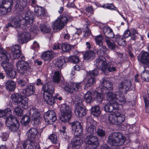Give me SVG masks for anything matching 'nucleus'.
Returning a JSON list of instances; mask_svg holds the SVG:
<instances>
[{
	"label": "nucleus",
	"instance_id": "1",
	"mask_svg": "<svg viewBox=\"0 0 149 149\" xmlns=\"http://www.w3.org/2000/svg\"><path fill=\"white\" fill-rule=\"evenodd\" d=\"M102 56H98L94 62V65L105 74L109 72H112L116 70V66L113 61H109Z\"/></svg>",
	"mask_w": 149,
	"mask_h": 149
},
{
	"label": "nucleus",
	"instance_id": "2",
	"mask_svg": "<svg viewBox=\"0 0 149 149\" xmlns=\"http://www.w3.org/2000/svg\"><path fill=\"white\" fill-rule=\"evenodd\" d=\"M69 124L71 127L72 132L76 137L72 139L71 145L73 149H79L81 145L82 140L78 136H80L82 133V128L81 123L79 121H76Z\"/></svg>",
	"mask_w": 149,
	"mask_h": 149
},
{
	"label": "nucleus",
	"instance_id": "3",
	"mask_svg": "<svg viewBox=\"0 0 149 149\" xmlns=\"http://www.w3.org/2000/svg\"><path fill=\"white\" fill-rule=\"evenodd\" d=\"M125 138L120 132H113L110 135L107 141L109 145L113 146H120L123 144Z\"/></svg>",
	"mask_w": 149,
	"mask_h": 149
},
{
	"label": "nucleus",
	"instance_id": "4",
	"mask_svg": "<svg viewBox=\"0 0 149 149\" xmlns=\"http://www.w3.org/2000/svg\"><path fill=\"white\" fill-rule=\"evenodd\" d=\"M72 19L67 15H63L59 16L52 24L54 30L62 29L69 21H71Z\"/></svg>",
	"mask_w": 149,
	"mask_h": 149
},
{
	"label": "nucleus",
	"instance_id": "5",
	"mask_svg": "<svg viewBox=\"0 0 149 149\" xmlns=\"http://www.w3.org/2000/svg\"><path fill=\"white\" fill-rule=\"evenodd\" d=\"M30 65V63L25 61H18L17 67L20 74L25 76L30 74L32 71Z\"/></svg>",
	"mask_w": 149,
	"mask_h": 149
},
{
	"label": "nucleus",
	"instance_id": "6",
	"mask_svg": "<svg viewBox=\"0 0 149 149\" xmlns=\"http://www.w3.org/2000/svg\"><path fill=\"white\" fill-rule=\"evenodd\" d=\"M61 115L59 117L60 120L64 123L68 122L72 116L71 108L65 104L61 105L60 108Z\"/></svg>",
	"mask_w": 149,
	"mask_h": 149
},
{
	"label": "nucleus",
	"instance_id": "7",
	"mask_svg": "<svg viewBox=\"0 0 149 149\" xmlns=\"http://www.w3.org/2000/svg\"><path fill=\"white\" fill-rule=\"evenodd\" d=\"M105 117L108 119L109 122L112 124L116 125L122 123L125 119V116L120 112L115 113L110 115L107 114Z\"/></svg>",
	"mask_w": 149,
	"mask_h": 149
},
{
	"label": "nucleus",
	"instance_id": "8",
	"mask_svg": "<svg viewBox=\"0 0 149 149\" xmlns=\"http://www.w3.org/2000/svg\"><path fill=\"white\" fill-rule=\"evenodd\" d=\"M6 125L10 131H17L19 127V123L17 119L13 115L6 117L5 120Z\"/></svg>",
	"mask_w": 149,
	"mask_h": 149
},
{
	"label": "nucleus",
	"instance_id": "9",
	"mask_svg": "<svg viewBox=\"0 0 149 149\" xmlns=\"http://www.w3.org/2000/svg\"><path fill=\"white\" fill-rule=\"evenodd\" d=\"M2 3L0 6V14L4 16L8 15L11 10L13 0H2Z\"/></svg>",
	"mask_w": 149,
	"mask_h": 149
},
{
	"label": "nucleus",
	"instance_id": "10",
	"mask_svg": "<svg viewBox=\"0 0 149 149\" xmlns=\"http://www.w3.org/2000/svg\"><path fill=\"white\" fill-rule=\"evenodd\" d=\"M86 145L91 147L92 149H95L98 145V140L97 137L93 135H87L84 140Z\"/></svg>",
	"mask_w": 149,
	"mask_h": 149
},
{
	"label": "nucleus",
	"instance_id": "11",
	"mask_svg": "<svg viewBox=\"0 0 149 149\" xmlns=\"http://www.w3.org/2000/svg\"><path fill=\"white\" fill-rule=\"evenodd\" d=\"M34 14L33 13L30 11L27 12L25 14L24 19L21 21L23 23L24 27H22L23 29H25L26 27H29L31 26L34 20Z\"/></svg>",
	"mask_w": 149,
	"mask_h": 149
},
{
	"label": "nucleus",
	"instance_id": "12",
	"mask_svg": "<svg viewBox=\"0 0 149 149\" xmlns=\"http://www.w3.org/2000/svg\"><path fill=\"white\" fill-rule=\"evenodd\" d=\"M106 77L103 78L102 79V87L101 91L103 93H107V92L113 91V83Z\"/></svg>",
	"mask_w": 149,
	"mask_h": 149
},
{
	"label": "nucleus",
	"instance_id": "13",
	"mask_svg": "<svg viewBox=\"0 0 149 149\" xmlns=\"http://www.w3.org/2000/svg\"><path fill=\"white\" fill-rule=\"evenodd\" d=\"M98 74V70L97 68L87 72V75L88 76V78L86 84V87H89L94 85L95 83V77Z\"/></svg>",
	"mask_w": 149,
	"mask_h": 149
},
{
	"label": "nucleus",
	"instance_id": "14",
	"mask_svg": "<svg viewBox=\"0 0 149 149\" xmlns=\"http://www.w3.org/2000/svg\"><path fill=\"white\" fill-rule=\"evenodd\" d=\"M131 81L128 79H124L120 82L118 85V90L122 92L123 90L125 94L127 92L132 90L131 88Z\"/></svg>",
	"mask_w": 149,
	"mask_h": 149
},
{
	"label": "nucleus",
	"instance_id": "15",
	"mask_svg": "<svg viewBox=\"0 0 149 149\" xmlns=\"http://www.w3.org/2000/svg\"><path fill=\"white\" fill-rule=\"evenodd\" d=\"M82 83L81 82L74 83L70 82L69 85H67L65 88L66 91L72 93L74 91H80L81 90Z\"/></svg>",
	"mask_w": 149,
	"mask_h": 149
},
{
	"label": "nucleus",
	"instance_id": "16",
	"mask_svg": "<svg viewBox=\"0 0 149 149\" xmlns=\"http://www.w3.org/2000/svg\"><path fill=\"white\" fill-rule=\"evenodd\" d=\"M45 122L48 124H52L57 119L56 114L53 110H49L45 113L44 115Z\"/></svg>",
	"mask_w": 149,
	"mask_h": 149
},
{
	"label": "nucleus",
	"instance_id": "17",
	"mask_svg": "<svg viewBox=\"0 0 149 149\" xmlns=\"http://www.w3.org/2000/svg\"><path fill=\"white\" fill-rule=\"evenodd\" d=\"M137 58L141 63L146 65H149V53L148 52L142 51Z\"/></svg>",
	"mask_w": 149,
	"mask_h": 149
},
{
	"label": "nucleus",
	"instance_id": "18",
	"mask_svg": "<svg viewBox=\"0 0 149 149\" xmlns=\"http://www.w3.org/2000/svg\"><path fill=\"white\" fill-rule=\"evenodd\" d=\"M31 40V36L29 32H24L18 34L17 41L21 44L26 43Z\"/></svg>",
	"mask_w": 149,
	"mask_h": 149
},
{
	"label": "nucleus",
	"instance_id": "19",
	"mask_svg": "<svg viewBox=\"0 0 149 149\" xmlns=\"http://www.w3.org/2000/svg\"><path fill=\"white\" fill-rule=\"evenodd\" d=\"M25 96L24 90H22L21 93L12 94L11 96V98L13 103L17 105Z\"/></svg>",
	"mask_w": 149,
	"mask_h": 149
},
{
	"label": "nucleus",
	"instance_id": "20",
	"mask_svg": "<svg viewBox=\"0 0 149 149\" xmlns=\"http://www.w3.org/2000/svg\"><path fill=\"white\" fill-rule=\"evenodd\" d=\"M77 103V106L75 107V115L80 117L84 116L86 114V108L82 103Z\"/></svg>",
	"mask_w": 149,
	"mask_h": 149
},
{
	"label": "nucleus",
	"instance_id": "21",
	"mask_svg": "<svg viewBox=\"0 0 149 149\" xmlns=\"http://www.w3.org/2000/svg\"><path fill=\"white\" fill-rule=\"evenodd\" d=\"M42 89L43 91V95H53L54 92V86L50 83L45 84L42 86Z\"/></svg>",
	"mask_w": 149,
	"mask_h": 149
},
{
	"label": "nucleus",
	"instance_id": "22",
	"mask_svg": "<svg viewBox=\"0 0 149 149\" xmlns=\"http://www.w3.org/2000/svg\"><path fill=\"white\" fill-rule=\"evenodd\" d=\"M104 110L107 112L111 113L115 112L114 111L117 110L119 109V107L117 103L114 102H111L105 105L103 107Z\"/></svg>",
	"mask_w": 149,
	"mask_h": 149
},
{
	"label": "nucleus",
	"instance_id": "23",
	"mask_svg": "<svg viewBox=\"0 0 149 149\" xmlns=\"http://www.w3.org/2000/svg\"><path fill=\"white\" fill-rule=\"evenodd\" d=\"M38 132L36 128L32 127L26 133L27 139L29 141H36L35 137Z\"/></svg>",
	"mask_w": 149,
	"mask_h": 149
},
{
	"label": "nucleus",
	"instance_id": "24",
	"mask_svg": "<svg viewBox=\"0 0 149 149\" xmlns=\"http://www.w3.org/2000/svg\"><path fill=\"white\" fill-rule=\"evenodd\" d=\"M35 141H30V142L28 145L27 147L28 144L27 141L23 142L20 144V148L21 149H36L38 145L36 143H35Z\"/></svg>",
	"mask_w": 149,
	"mask_h": 149
},
{
	"label": "nucleus",
	"instance_id": "25",
	"mask_svg": "<svg viewBox=\"0 0 149 149\" xmlns=\"http://www.w3.org/2000/svg\"><path fill=\"white\" fill-rule=\"evenodd\" d=\"M10 58H7L1 61V65L6 72L13 68L12 64L9 62Z\"/></svg>",
	"mask_w": 149,
	"mask_h": 149
},
{
	"label": "nucleus",
	"instance_id": "26",
	"mask_svg": "<svg viewBox=\"0 0 149 149\" xmlns=\"http://www.w3.org/2000/svg\"><path fill=\"white\" fill-rule=\"evenodd\" d=\"M116 101L114 103H117L119 106V105H122L125 102V97L122 92H117Z\"/></svg>",
	"mask_w": 149,
	"mask_h": 149
},
{
	"label": "nucleus",
	"instance_id": "27",
	"mask_svg": "<svg viewBox=\"0 0 149 149\" xmlns=\"http://www.w3.org/2000/svg\"><path fill=\"white\" fill-rule=\"evenodd\" d=\"M44 99L47 103L49 104L52 105L55 103V99L57 98V95L53 97V95H43Z\"/></svg>",
	"mask_w": 149,
	"mask_h": 149
},
{
	"label": "nucleus",
	"instance_id": "28",
	"mask_svg": "<svg viewBox=\"0 0 149 149\" xmlns=\"http://www.w3.org/2000/svg\"><path fill=\"white\" fill-rule=\"evenodd\" d=\"M54 54V53L53 52L47 51L42 54L41 58L45 61L49 62L53 58Z\"/></svg>",
	"mask_w": 149,
	"mask_h": 149
},
{
	"label": "nucleus",
	"instance_id": "29",
	"mask_svg": "<svg viewBox=\"0 0 149 149\" xmlns=\"http://www.w3.org/2000/svg\"><path fill=\"white\" fill-rule=\"evenodd\" d=\"M10 54L7 52L0 45V61H1L7 58H10Z\"/></svg>",
	"mask_w": 149,
	"mask_h": 149
},
{
	"label": "nucleus",
	"instance_id": "30",
	"mask_svg": "<svg viewBox=\"0 0 149 149\" xmlns=\"http://www.w3.org/2000/svg\"><path fill=\"white\" fill-rule=\"evenodd\" d=\"M103 31L105 35L104 38H113L114 36V34L112 30L109 26L104 27Z\"/></svg>",
	"mask_w": 149,
	"mask_h": 149
},
{
	"label": "nucleus",
	"instance_id": "31",
	"mask_svg": "<svg viewBox=\"0 0 149 149\" xmlns=\"http://www.w3.org/2000/svg\"><path fill=\"white\" fill-rule=\"evenodd\" d=\"M101 113L100 107L98 105L92 106L91 109V113L94 116L98 117Z\"/></svg>",
	"mask_w": 149,
	"mask_h": 149
},
{
	"label": "nucleus",
	"instance_id": "32",
	"mask_svg": "<svg viewBox=\"0 0 149 149\" xmlns=\"http://www.w3.org/2000/svg\"><path fill=\"white\" fill-rule=\"evenodd\" d=\"M104 94H105V93H102L101 91V93L96 91L94 92L93 95V97L94 100L98 103H102L104 99Z\"/></svg>",
	"mask_w": 149,
	"mask_h": 149
},
{
	"label": "nucleus",
	"instance_id": "33",
	"mask_svg": "<svg viewBox=\"0 0 149 149\" xmlns=\"http://www.w3.org/2000/svg\"><path fill=\"white\" fill-rule=\"evenodd\" d=\"M35 88L34 86L30 85L27 86L25 88V95L28 96H30L33 95L35 93Z\"/></svg>",
	"mask_w": 149,
	"mask_h": 149
},
{
	"label": "nucleus",
	"instance_id": "34",
	"mask_svg": "<svg viewBox=\"0 0 149 149\" xmlns=\"http://www.w3.org/2000/svg\"><path fill=\"white\" fill-rule=\"evenodd\" d=\"M106 94V98L109 102H115L116 100L117 95L112 91L107 92V93H104Z\"/></svg>",
	"mask_w": 149,
	"mask_h": 149
},
{
	"label": "nucleus",
	"instance_id": "35",
	"mask_svg": "<svg viewBox=\"0 0 149 149\" xmlns=\"http://www.w3.org/2000/svg\"><path fill=\"white\" fill-rule=\"evenodd\" d=\"M112 38H104V41L109 49L111 50H114L116 45L111 39Z\"/></svg>",
	"mask_w": 149,
	"mask_h": 149
},
{
	"label": "nucleus",
	"instance_id": "36",
	"mask_svg": "<svg viewBox=\"0 0 149 149\" xmlns=\"http://www.w3.org/2000/svg\"><path fill=\"white\" fill-rule=\"evenodd\" d=\"M34 11L36 13V15L39 18H41V17L44 16L45 15V10L44 8L38 6L35 7Z\"/></svg>",
	"mask_w": 149,
	"mask_h": 149
},
{
	"label": "nucleus",
	"instance_id": "37",
	"mask_svg": "<svg viewBox=\"0 0 149 149\" xmlns=\"http://www.w3.org/2000/svg\"><path fill=\"white\" fill-rule=\"evenodd\" d=\"M95 56V53L93 51L90 50L86 52L84 55V59L88 61L93 60Z\"/></svg>",
	"mask_w": 149,
	"mask_h": 149
},
{
	"label": "nucleus",
	"instance_id": "38",
	"mask_svg": "<svg viewBox=\"0 0 149 149\" xmlns=\"http://www.w3.org/2000/svg\"><path fill=\"white\" fill-rule=\"evenodd\" d=\"M7 89L10 91H13L16 88L15 82L12 80H8L5 84Z\"/></svg>",
	"mask_w": 149,
	"mask_h": 149
},
{
	"label": "nucleus",
	"instance_id": "39",
	"mask_svg": "<svg viewBox=\"0 0 149 149\" xmlns=\"http://www.w3.org/2000/svg\"><path fill=\"white\" fill-rule=\"evenodd\" d=\"M28 100L26 97V96L23 98L21 101L17 105V106L23 109H27L28 107Z\"/></svg>",
	"mask_w": 149,
	"mask_h": 149
},
{
	"label": "nucleus",
	"instance_id": "40",
	"mask_svg": "<svg viewBox=\"0 0 149 149\" xmlns=\"http://www.w3.org/2000/svg\"><path fill=\"white\" fill-rule=\"evenodd\" d=\"M11 22L14 26V27L19 28L22 27V25L20 24V21L18 17H12L11 19Z\"/></svg>",
	"mask_w": 149,
	"mask_h": 149
},
{
	"label": "nucleus",
	"instance_id": "41",
	"mask_svg": "<svg viewBox=\"0 0 149 149\" xmlns=\"http://www.w3.org/2000/svg\"><path fill=\"white\" fill-rule=\"evenodd\" d=\"M65 61L64 57H59L56 61L55 65L60 70L62 68V66L65 63Z\"/></svg>",
	"mask_w": 149,
	"mask_h": 149
},
{
	"label": "nucleus",
	"instance_id": "42",
	"mask_svg": "<svg viewBox=\"0 0 149 149\" xmlns=\"http://www.w3.org/2000/svg\"><path fill=\"white\" fill-rule=\"evenodd\" d=\"M11 112L10 109L8 108L4 110H0V118L4 117L6 119L7 117L11 116Z\"/></svg>",
	"mask_w": 149,
	"mask_h": 149
},
{
	"label": "nucleus",
	"instance_id": "43",
	"mask_svg": "<svg viewBox=\"0 0 149 149\" xmlns=\"http://www.w3.org/2000/svg\"><path fill=\"white\" fill-rule=\"evenodd\" d=\"M30 118L29 116L26 114L24 115L22 117L21 120V123L22 125L26 126L30 123Z\"/></svg>",
	"mask_w": 149,
	"mask_h": 149
},
{
	"label": "nucleus",
	"instance_id": "44",
	"mask_svg": "<svg viewBox=\"0 0 149 149\" xmlns=\"http://www.w3.org/2000/svg\"><path fill=\"white\" fill-rule=\"evenodd\" d=\"M68 61L73 63H77L80 60L78 56L76 55L71 56L67 58Z\"/></svg>",
	"mask_w": 149,
	"mask_h": 149
},
{
	"label": "nucleus",
	"instance_id": "45",
	"mask_svg": "<svg viewBox=\"0 0 149 149\" xmlns=\"http://www.w3.org/2000/svg\"><path fill=\"white\" fill-rule=\"evenodd\" d=\"M141 76L144 81L149 82V71L144 70L141 73Z\"/></svg>",
	"mask_w": 149,
	"mask_h": 149
},
{
	"label": "nucleus",
	"instance_id": "46",
	"mask_svg": "<svg viewBox=\"0 0 149 149\" xmlns=\"http://www.w3.org/2000/svg\"><path fill=\"white\" fill-rule=\"evenodd\" d=\"M71 97L73 102L75 104V107L77 106L78 104L77 103H81V100L80 97L76 94L74 93L72 95Z\"/></svg>",
	"mask_w": 149,
	"mask_h": 149
},
{
	"label": "nucleus",
	"instance_id": "47",
	"mask_svg": "<svg viewBox=\"0 0 149 149\" xmlns=\"http://www.w3.org/2000/svg\"><path fill=\"white\" fill-rule=\"evenodd\" d=\"M96 44L99 46H101L103 45V40L104 41V37H103L101 35H99L96 36L95 39Z\"/></svg>",
	"mask_w": 149,
	"mask_h": 149
},
{
	"label": "nucleus",
	"instance_id": "48",
	"mask_svg": "<svg viewBox=\"0 0 149 149\" xmlns=\"http://www.w3.org/2000/svg\"><path fill=\"white\" fill-rule=\"evenodd\" d=\"M115 41L120 46H124L126 45L125 40L121 36H117L115 37Z\"/></svg>",
	"mask_w": 149,
	"mask_h": 149
},
{
	"label": "nucleus",
	"instance_id": "49",
	"mask_svg": "<svg viewBox=\"0 0 149 149\" xmlns=\"http://www.w3.org/2000/svg\"><path fill=\"white\" fill-rule=\"evenodd\" d=\"M29 113L32 117L36 116H40V112L38 111L37 109L35 107H33L30 110Z\"/></svg>",
	"mask_w": 149,
	"mask_h": 149
},
{
	"label": "nucleus",
	"instance_id": "50",
	"mask_svg": "<svg viewBox=\"0 0 149 149\" xmlns=\"http://www.w3.org/2000/svg\"><path fill=\"white\" fill-rule=\"evenodd\" d=\"M84 99L85 101L87 103L91 104L93 101L92 94L90 91H88L85 94Z\"/></svg>",
	"mask_w": 149,
	"mask_h": 149
},
{
	"label": "nucleus",
	"instance_id": "51",
	"mask_svg": "<svg viewBox=\"0 0 149 149\" xmlns=\"http://www.w3.org/2000/svg\"><path fill=\"white\" fill-rule=\"evenodd\" d=\"M74 48V46H71L70 45L66 43L62 44L61 48L62 51L68 52L70 51L72 48Z\"/></svg>",
	"mask_w": 149,
	"mask_h": 149
},
{
	"label": "nucleus",
	"instance_id": "52",
	"mask_svg": "<svg viewBox=\"0 0 149 149\" xmlns=\"http://www.w3.org/2000/svg\"><path fill=\"white\" fill-rule=\"evenodd\" d=\"M48 139L50 140L54 144H58L57 146L59 147L60 144L58 143V140L57 136L54 134H50L48 137Z\"/></svg>",
	"mask_w": 149,
	"mask_h": 149
},
{
	"label": "nucleus",
	"instance_id": "53",
	"mask_svg": "<svg viewBox=\"0 0 149 149\" xmlns=\"http://www.w3.org/2000/svg\"><path fill=\"white\" fill-rule=\"evenodd\" d=\"M39 28L41 31L43 33H48L51 31L50 27L46 25L43 24H40Z\"/></svg>",
	"mask_w": 149,
	"mask_h": 149
},
{
	"label": "nucleus",
	"instance_id": "54",
	"mask_svg": "<svg viewBox=\"0 0 149 149\" xmlns=\"http://www.w3.org/2000/svg\"><path fill=\"white\" fill-rule=\"evenodd\" d=\"M96 133L97 136L100 137H104L106 135L105 131L101 127H98Z\"/></svg>",
	"mask_w": 149,
	"mask_h": 149
},
{
	"label": "nucleus",
	"instance_id": "55",
	"mask_svg": "<svg viewBox=\"0 0 149 149\" xmlns=\"http://www.w3.org/2000/svg\"><path fill=\"white\" fill-rule=\"evenodd\" d=\"M26 80H25L24 79L18 80L17 81V82L19 86L22 88L25 87L29 81L28 79L26 78Z\"/></svg>",
	"mask_w": 149,
	"mask_h": 149
},
{
	"label": "nucleus",
	"instance_id": "56",
	"mask_svg": "<svg viewBox=\"0 0 149 149\" xmlns=\"http://www.w3.org/2000/svg\"><path fill=\"white\" fill-rule=\"evenodd\" d=\"M60 73L59 70L55 72L53 76L52 81L56 83L59 82L60 79Z\"/></svg>",
	"mask_w": 149,
	"mask_h": 149
},
{
	"label": "nucleus",
	"instance_id": "57",
	"mask_svg": "<svg viewBox=\"0 0 149 149\" xmlns=\"http://www.w3.org/2000/svg\"><path fill=\"white\" fill-rule=\"evenodd\" d=\"M27 0H17L16 2V7L21 8L25 7L26 5Z\"/></svg>",
	"mask_w": 149,
	"mask_h": 149
},
{
	"label": "nucleus",
	"instance_id": "58",
	"mask_svg": "<svg viewBox=\"0 0 149 149\" xmlns=\"http://www.w3.org/2000/svg\"><path fill=\"white\" fill-rule=\"evenodd\" d=\"M96 128L95 126L93 125H91L87 128L86 132L87 134H92L96 132Z\"/></svg>",
	"mask_w": 149,
	"mask_h": 149
},
{
	"label": "nucleus",
	"instance_id": "59",
	"mask_svg": "<svg viewBox=\"0 0 149 149\" xmlns=\"http://www.w3.org/2000/svg\"><path fill=\"white\" fill-rule=\"evenodd\" d=\"M7 75L10 77V78L12 79H14L15 78L16 75V72L13 68L11 69L9 71H8L6 72Z\"/></svg>",
	"mask_w": 149,
	"mask_h": 149
},
{
	"label": "nucleus",
	"instance_id": "60",
	"mask_svg": "<svg viewBox=\"0 0 149 149\" xmlns=\"http://www.w3.org/2000/svg\"><path fill=\"white\" fill-rule=\"evenodd\" d=\"M24 110V109L18 106L15 109L14 111L16 115L18 116H21L23 114Z\"/></svg>",
	"mask_w": 149,
	"mask_h": 149
},
{
	"label": "nucleus",
	"instance_id": "61",
	"mask_svg": "<svg viewBox=\"0 0 149 149\" xmlns=\"http://www.w3.org/2000/svg\"><path fill=\"white\" fill-rule=\"evenodd\" d=\"M20 47L19 45H13L11 47V50L13 52H21Z\"/></svg>",
	"mask_w": 149,
	"mask_h": 149
},
{
	"label": "nucleus",
	"instance_id": "62",
	"mask_svg": "<svg viewBox=\"0 0 149 149\" xmlns=\"http://www.w3.org/2000/svg\"><path fill=\"white\" fill-rule=\"evenodd\" d=\"M88 27V26L86 24L84 26V31L85 32L84 34V36L85 37L88 36L91 34V30L89 29Z\"/></svg>",
	"mask_w": 149,
	"mask_h": 149
},
{
	"label": "nucleus",
	"instance_id": "63",
	"mask_svg": "<svg viewBox=\"0 0 149 149\" xmlns=\"http://www.w3.org/2000/svg\"><path fill=\"white\" fill-rule=\"evenodd\" d=\"M138 34V33L136 30L135 29H133L132 31L130 36L131 37V39L133 40H135L137 38V35H136Z\"/></svg>",
	"mask_w": 149,
	"mask_h": 149
},
{
	"label": "nucleus",
	"instance_id": "64",
	"mask_svg": "<svg viewBox=\"0 0 149 149\" xmlns=\"http://www.w3.org/2000/svg\"><path fill=\"white\" fill-rule=\"evenodd\" d=\"M102 7L103 8H106L109 9H112L115 10H116L115 9V8H116V7H115V6L112 4L107 3V4H105L103 5Z\"/></svg>",
	"mask_w": 149,
	"mask_h": 149
}]
</instances>
